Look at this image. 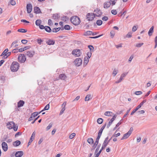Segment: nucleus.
Segmentation results:
<instances>
[{
	"instance_id": "nucleus-1",
	"label": "nucleus",
	"mask_w": 157,
	"mask_h": 157,
	"mask_svg": "<svg viewBox=\"0 0 157 157\" xmlns=\"http://www.w3.org/2000/svg\"><path fill=\"white\" fill-rule=\"evenodd\" d=\"M70 21L71 23L75 25H78L80 22V18L77 16H74L71 17Z\"/></svg>"
},
{
	"instance_id": "nucleus-2",
	"label": "nucleus",
	"mask_w": 157,
	"mask_h": 157,
	"mask_svg": "<svg viewBox=\"0 0 157 157\" xmlns=\"http://www.w3.org/2000/svg\"><path fill=\"white\" fill-rule=\"evenodd\" d=\"M19 67V63L17 62H13L10 66V69L12 71H16Z\"/></svg>"
},
{
	"instance_id": "nucleus-3",
	"label": "nucleus",
	"mask_w": 157,
	"mask_h": 157,
	"mask_svg": "<svg viewBox=\"0 0 157 157\" xmlns=\"http://www.w3.org/2000/svg\"><path fill=\"white\" fill-rule=\"evenodd\" d=\"M109 137H106L103 144L102 147L99 151L98 153L97 154H96V155L95 157H98L100 154L101 153L102 151V150L105 149V148L106 147L107 145V144H106V142L108 139Z\"/></svg>"
},
{
	"instance_id": "nucleus-4",
	"label": "nucleus",
	"mask_w": 157,
	"mask_h": 157,
	"mask_svg": "<svg viewBox=\"0 0 157 157\" xmlns=\"http://www.w3.org/2000/svg\"><path fill=\"white\" fill-rule=\"evenodd\" d=\"M95 14L92 13H88L86 16V19L89 21H92L95 17Z\"/></svg>"
},
{
	"instance_id": "nucleus-5",
	"label": "nucleus",
	"mask_w": 157,
	"mask_h": 157,
	"mask_svg": "<svg viewBox=\"0 0 157 157\" xmlns=\"http://www.w3.org/2000/svg\"><path fill=\"white\" fill-rule=\"evenodd\" d=\"M146 100H144L140 104L136 107V108L134 109L131 113V115H132L135 113L146 102Z\"/></svg>"
},
{
	"instance_id": "nucleus-6",
	"label": "nucleus",
	"mask_w": 157,
	"mask_h": 157,
	"mask_svg": "<svg viewBox=\"0 0 157 157\" xmlns=\"http://www.w3.org/2000/svg\"><path fill=\"white\" fill-rule=\"evenodd\" d=\"M18 59L19 62L24 63L26 61V58L25 54H21L19 55Z\"/></svg>"
},
{
	"instance_id": "nucleus-7",
	"label": "nucleus",
	"mask_w": 157,
	"mask_h": 157,
	"mask_svg": "<svg viewBox=\"0 0 157 157\" xmlns=\"http://www.w3.org/2000/svg\"><path fill=\"white\" fill-rule=\"evenodd\" d=\"M72 54L77 57L80 56L81 54L82 53L80 50L78 49H74L72 52Z\"/></svg>"
},
{
	"instance_id": "nucleus-8",
	"label": "nucleus",
	"mask_w": 157,
	"mask_h": 157,
	"mask_svg": "<svg viewBox=\"0 0 157 157\" xmlns=\"http://www.w3.org/2000/svg\"><path fill=\"white\" fill-rule=\"evenodd\" d=\"M25 55L29 57H33L34 55L35 52L33 51H25L24 52Z\"/></svg>"
},
{
	"instance_id": "nucleus-9",
	"label": "nucleus",
	"mask_w": 157,
	"mask_h": 157,
	"mask_svg": "<svg viewBox=\"0 0 157 157\" xmlns=\"http://www.w3.org/2000/svg\"><path fill=\"white\" fill-rule=\"evenodd\" d=\"M75 65L78 67L79 66L82 64V60L80 58H77L74 61Z\"/></svg>"
},
{
	"instance_id": "nucleus-10",
	"label": "nucleus",
	"mask_w": 157,
	"mask_h": 157,
	"mask_svg": "<svg viewBox=\"0 0 157 157\" xmlns=\"http://www.w3.org/2000/svg\"><path fill=\"white\" fill-rule=\"evenodd\" d=\"M27 11L28 13H30L32 10V6L30 3L27 4L26 6Z\"/></svg>"
},
{
	"instance_id": "nucleus-11",
	"label": "nucleus",
	"mask_w": 157,
	"mask_h": 157,
	"mask_svg": "<svg viewBox=\"0 0 157 157\" xmlns=\"http://www.w3.org/2000/svg\"><path fill=\"white\" fill-rule=\"evenodd\" d=\"M94 11L97 13V14H95V15L96 17H100L102 14V12L99 8H97L94 10Z\"/></svg>"
},
{
	"instance_id": "nucleus-12",
	"label": "nucleus",
	"mask_w": 157,
	"mask_h": 157,
	"mask_svg": "<svg viewBox=\"0 0 157 157\" xmlns=\"http://www.w3.org/2000/svg\"><path fill=\"white\" fill-rule=\"evenodd\" d=\"M2 146L3 150L5 151H6L7 150L8 146L6 143L3 142L2 144Z\"/></svg>"
},
{
	"instance_id": "nucleus-13",
	"label": "nucleus",
	"mask_w": 157,
	"mask_h": 157,
	"mask_svg": "<svg viewBox=\"0 0 157 157\" xmlns=\"http://www.w3.org/2000/svg\"><path fill=\"white\" fill-rule=\"evenodd\" d=\"M127 73H124L122 74L121 76V77L119 80L116 82V83H118L121 82L122 80L123 79V78L125 77L126 75H127Z\"/></svg>"
},
{
	"instance_id": "nucleus-14",
	"label": "nucleus",
	"mask_w": 157,
	"mask_h": 157,
	"mask_svg": "<svg viewBox=\"0 0 157 157\" xmlns=\"http://www.w3.org/2000/svg\"><path fill=\"white\" fill-rule=\"evenodd\" d=\"M14 125V123L13 121L10 122L7 124V128L10 129L12 128Z\"/></svg>"
},
{
	"instance_id": "nucleus-15",
	"label": "nucleus",
	"mask_w": 157,
	"mask_h": 157,
	"mask_svg": "<svg viewBox=\"0 0 157 157\" xmlns=\"http://www.w3.org/2000/svg\"><path fill=\"white\" fill-rule=\"evenodd\" d=\"M34 12L36 14L42 13L40 9L37 6H35L34 8Z\"/></svg>"
},
{
	"instance_id": "nucleus-16",
	"label": "nucleus",
	"mask_w": 157,
	"mask_h": 157,
	"mask_svg": "<svg viewBox=\"0 0 157 157\" xmlns=\"http://www.w3.org/2000/svg\"><path fill=\"white\" fill-rule=\"evenodd\" d=\"M35 135V132H34L31 136V138L30 139V140H29V142L28 143V146L31 143H32V142L33 141V140L34 139V137Z\"/></svg>"
},
{
	"instance_id": "nucleus-17",
	"label": "nucleus",
	"mask_w": 157,
	"mask_h": 157,
	"mask_svg": "<svg viewBox=\"0 0 157 157\" xmlns=\"http://www.w3.org/2000/svg\"><path fill=\"white\" fill-rule=\"evenodd\" d=\"M111 4L109 1L106 2L104 3V8L105 9H107L110 7Z\"/></svg>"
},
{
	"instance_id": "nucleus-18",
	"label": "nucleus",
	"mask_w": 157,
	"mask_h": 157,
	"mask_svg": "<svg viewBox=\"0 0 157 157\" xmlns=\"http://www.w3.org/2000/svg\"><path fill=\"white\" fill-rule=\"evenodd\" d=\"M23 152L22 151H18L16 153L15 156L16 157H21L23 155Z\"/></svg>"
},
{
	"instance_id": "nucleus-19",
	"label": "nucleus",
	"mask_w": 157,
	"mask_h": 157,
	"mask_svg": "<svg viewBox=\"0 0 157 157\" xmlns=\"http://www.w3.org/2000/svg\"><path fill=\"white\" fill-rule=\"evenodd\" d=\"M55 41L51 39H48L47 41H46V43L49 45H54L55 44Z\"/></svg>"
},
{
	"instance_id": "nucleus-20",
	"label": "nucleus",
	"mask_w": 157,
	"mask_h": 157,
	"mask_svg": "<svg viewBox=\"0 0 157 157\" xmlns=\"http://www.w3.org/2000/svg\"><path fill=\"white\" fill-rule=\"evenodd\" d=\"M25 104V102L22 100H20L17 103V107L18 108L21 107L23 106Z\"/></svg>"
},
{
	"instance_id": "nucleus-21",
	"label": "nucleus",
	"mask_w": 157,
	"mask_h": 157,
	"mask_svg": "<svg viewBox=\"0 0 157 157\" xmlns=\"http://www.w3.org/2000/svg\"><path fill=\"white\" fill-rule=\"evenodd\" d=\"M131 134L129 132H128L127 133L124 134L123 137L121 138V140H123L125 139H126L130 136Z\"/></svg>"
},
{
	"instance_id": "nucleus-22",
	"label": "nucleus",
	"mask_w": 157,
	"mask_h": 157,
	"mask_svg": "<svg viewBox=\"0 0 157 157\" xmlns=\"http://www.w3.org/2000/svg\"><path fill=\"white\" fill-rule=\"evenodd\" d=\"M106 126V124H105L99 130V132L98 133V135L101 136V134L103 132V129H104L105 127Z\"/></svg>"
},
{
	"instance_id": "nucleus-23",
	"label": "nucleus",
	"mask_w": 157,
	"mask_h": 157,
	"mask_svg": "<svg viewBox=\"0 0 157 157\" xmlns=\"http://www.w3.org/2000/svg\"><path fill=\"white\" fill-rule=\"evenodd\" d=\"M154 26H152L148 32V34L149 36H151L152 35V33L153 32Z\"/></svg>"
},
{
	"instance_id": "nucleus-24",
	"label": "nucleus",
	"mask_w": 157,
	"mask_h": 157,
	"mask_svg": "<svg viewBox=\"0 0 157 157\" xmlns=\"http://www.w3.org/2000/svg\"><path fill=\"white\" fill-rule=\"evenodd\" d=\"M89 61V58H87V57H85L83 63V66H86L88 63Z\"/></svg>"
},
{
	"instance_id": "nucleus-25",
	"label": "nucleus",
	"mask_w": 157,
	"mask_h": 157,
	"mask_svg": "<svg viewBox=\"0 0 157 157\" xmlns=\"http://www.w3.org/2000/svg\"><path fill=\"white\" fill-rule=\"evenodd\" d=\"M59 78L61 80H64L67 78V76L65 74H61L59 75Z\"/></svg>"
},
{
	"instance_id": "nucleus-26",
	"label": "nucleus",
	"mask_w": 157,
	"mask_h": 157,
	"mask_svg": "<svg viewBox=\"0 0 157 157\" xmlns=\"http://www.w3.org/2000/svg\"><path fill=\"white\" fill-rule=\"evenodd\" d=\"M21 143L19 140H17L13 143V145L15 147H17L20 145Z\"/></svg>"
},
{
	"instance_id": "nucleus-27",
	"label": "nucleus",
	"mask_w": 157,
	"mask_h": 157,
	"mask_svg": "<svg viewBox=\"0 0 157 157\" xmlns=\"http://www.w3.org/2000/svg\"><path fill=\"white\" fill-rule=\"evenodd\" d=\"M44 29L45 31L48 33H50L52 31V30L50 27L48 26H45Z\"/></svg>"
},
{
	"instance_id": "nucleus-28",
	"label": "nucleus",
	"mask_w": 157,
	"mask_h": 157,
	"mask_svg": "<svg viewBox=\"0 0 157 157\" xmlns=\"http://www.w3.org/2000/svg\"><path fill=\"white\" fill-rule=\"evenodd\" d=\"M91 94L87 95L85 98V100L86 101H88L91 98Z\"/></svg>"
},
{
	"instance_id": "nucleus-29",
	"label": "nucleus",
	"mask_w": 157,
	"mask_h": 157,
	"mask_svg": "<svg viewBox=\"0 0 157 157\" xmlns=\"http://www.w3.org/2000/svg\"><path fill=\"white\" fill-rule=\"evenodd\" d=\"M101 136L99 135L98 134V136L97 137V138H96V141L95 142V144H96V145H97L99 143V140Z\"/></svg>"
},
{
	"instance_id": "nucleus-30",
	"label": "nucleus",
	"mask_w": 157,
	"mask_h": 157,
	"mask_svg": "<svg viewBox=\"0 0 157 157\" xmlns=\"http://www.w3.org/2000/svg\"><path fill=\"white\" fill-rule=\"evenodd\" d=\"M87 141V142L90 144H92L94 142L93 139L91 138H88Z\"/></svg>"
},
{
	"instance_id": "nucleus-31",
	"label": "nucleus",
	"mask_w": 157,
	"mask_h": 157,
	"mask_svg": "<svg viewBox=\"0 0 157 157\" xmlns=\"http://www.w3.org/2000/svg\"><path fill=\"white\" fill-rule=\"evenodd\" d=\"M61 29L60 27L56 28L53 29L52 30L53 32L56 33L59 31Z\"/></svg>"
},
{
	"instance_id": "nucleus-32",
	"label": "nucleus",
	"mask_w": 157,
	"mask_h": 157,
	"mask_svg": "<svg viewBox=\"0 0 157 157\" xmlns=\"http://www.w3.org/2000/svg\"><path fill=\"white\" fill-rule=\"evenodd\" d=\"M41 111L38 113L37 112H34L32 113L31 114L32 117H33L34 118L36 117L38 114H40Z\"/></svg>"
},
{
	"instance_id": "nucleus-33",
	"label": "nucleus",
	"mask_w": 157,
	"mask_h": 157,
	"mask_svg": "<svg viewBox=\"0 0 157 157\" xmlns=\"http://www.w3.org/2000/svg\"><path fill=\"white\" fill-rule=\"evenodd\" d=\"M112 113L111 112L106 111L104 113V115L107 116H111V114Z\"/></svg>"
},
{
	"instance_id": "nucleus-34",
	"label": "nucleus",
	"mask_w": 157,
	"mask_h": 157,
	"mask_svg": "<svg viewBox=\"0 0 157 157\" xmlns=\"http://www.w3.org/2000/svg\"><path fill=\"white\" fill-rule=\"evenodd\" d=\"M92 32L91 31H87L85 33L84 35L85 36L92 35Z\"/></svg>"
},
{
	"instance_id": "nucleus-35",
	"label": "nucleus",
	"mask_w": 157,
	"mask_h": 157,
	"mask_svg": "<svg viewBox=\"0 0 157 157\" xmlns=\"http://www.w3.org/2000/svg\"><path fill=\"white\" fill-rule=\"evenodd\" d=\"M103 119L102 118H98L97 120V123L100 124H102L103 122Z\"/></svg>"
},
{
	"instance_id": "nucleus-36",
	"label": "nucleus",
	"mask_w": 157,
	"mask_h": 157,
	"mask_svg": "<svg viewBox=\"0 0 157 157\" xmlns=\"http://www.w3.org/2000/svg\"><path fill=\"white\" fill-rule=\"evenodd\" d=\"M17 31L18 32H21V33H25L27 32V30L24 29H18L17 30Z\"/></svg>"
},
{
	"instance_id": "nucleus-37",
	"label": "nucleus",
	"mask_w": 157,
	"mask_h": 157,
	"mask_svg": "<svg viewBox=\"0 0 157 157\" xmlns=\"http://www.w3.org/2000/svg\"><path fill=\"white\" fill-rule=\"evenodd\" d=\"M41 23V21L40 19L37 20L35 22L36 25L37 26H39Z\"/></svg>"
},
{
	"instance_id": "nucleus-38",
	"label": "nucleus",
	"mask_w": 157,
	"mask_h": 157,
	"mask_svg": "<svg viewBox=\"0 0 157 157\" xmlns=\"http://www.w3.org/2000/svg\"><path fill=\"white\" fill-rule=\"evenodd\" d=\"M96 23L98 25H101L102 24V21L101 20H98L97 21Z\"/></svg>"
},
{
	"instance_id": "nucleus-39",
	"label": "nucleus",
	"mask_w": 157,
	"mask_h": 157,
	"mask_svg": "<svg viewBox=\"0 0 157 157\" xmlns=\"http://www.w3.org/2000/svg\"><path fill=\"white\" fill-rule=\"evenodd\" d=\"M49 108V104H48L44 108V109L42 110L41 111V112L45 110H48Z\"/></svg>"
},
{
	"instance_id": "nucleus-40",
	"label": "nucleus",
	"mask_w": 157,
	"mask_h": 157,
	"mask_svg": "<svg viewBox=\"0 0 157 157\" xmlns=\"http://www.w3.org/2000/svg\"><path fill=\"white\" fill-rule=\"evenodd\" d=\"M68 19V17L66 16H63L62 17V20L64 21H67Z\"/></svg>"
},
{
	"instance_id": "nucleus-41",
	"label": "nucleus",
	"mask_w": 157,
	"mask_h": 157,
	"mask_svg": "<svg viewBox=\"0 0 157 157\" xmlns=\"http://www.w3.org/2000/svg\"><path fill=\"white\" fill-rule=\"evenodd\" d=\"M101 146V144H98V145H97V147L96 149V150H95V154H96V153H97L98 151H99V148Z\"/></svg>"
},
{
	"instance_id": "nucleus-42",
	"label": "nucleus",
	"mask_w": 157,
	"mask_h": 157,
	"mask_svg": "<svg viewBox=\"0 0 157 157\" xmlns=\"http://www.w3.org/2000/svg\"><path fill=\"white\" fill-rule=\"evenodd\" d=\"M8 51V49L7 48L5 49L2 53L1 56H3L4 55L6 54L7 52Z\"/></svg>"
},
{
	"instance_id": "nucleus-43",
	"label": "nucleus",
	"mask_w": 157,
	"mask_h": 157,
	"mask_svg": "<svg viewBox=\"0 0 157 157\" xmlns=\"http://www.w3.org/2000/svg\"><path fill=\"white\" fill-rule=\"evenodd\" d=\"M118 72V70L116 68H115L113 71V74L114 76H115L117 74Z\"/></svg>"
},
{
	"instance_id": "nucleus-44",
	"label": "nucleus",
	"mask_w": 157,
	"mask_h": 157,
	"mask_svg": "<svg viewBox=\"0 0 157 157\" xmlns=\"http://www.w3.org/2000/svg\"><path fill=\"white\" fill-rule=\"evenodd\" d=\"M115 32L114 30H112L110 33V35L113 38L115 35Z\"/></svg>"
},
{
	"instance_id": "nucleus-45",
	"label": "nucleus",
	"mask_w": 157,
	"mask_h": 157,
	"mask_svg": "<svg viewBox=\"0 0 157 157\" xmlns=\"http://www.w3.org/2000/svg\"><path fill=\"white\" fill-rule=\"evenodd\" d=\"M88 47L89 48L90 52H93V49H94V48L93 47V46L90 45L88 46Z\"/></svg>"
},
{
	"instance_id": "nucleus-46",
	"label": "nucleus",
	"mask_w": 157,
	"mask_h": 157,
	"mask_svg": "<svg viewBox=\"0 0 157 157\" xmlns=\"http://www.w3.org/2000/svg\"><path fill=\"white\" fill-rule=\"evenodd\" d=\"M75 134L74 133L71 134L69 136V138L70 139H73L75 136Z\"/></svg>"
},
{
	"instance_id": "nucleus-47",
	"label": "nucleus",
	"mask_w": 157,
	"mask_h": 157,
	"mask_svg": "<svg viewBox=\"0 0 157 157\" xmlns=\"http://www.w3.org/2000/svg\"><path fill=\"white\" fill-rule=\"evenodd\" d=\"M64 29L66 30H69L70 29V26L69 25H66L64 26Z\"/></svg>"
},
{
	"instance_id": "nucleus-48",
	"label": "nucleus",
	"mask_w": 157,
	"mask_h": 157,
	"mask_svg": "<svg viewBox=\"0 0 157 157\" xmlns=\"http://www.w3.org/2000/svg\"><path fill=\"white\" fill-rule=\"evenodd\" d=\"M18 40H16L14 41H13L11 44V48L13 47V45L16 43H18Z\"/></svg>"
},
{
	"instance_id": "nucleus-49",
	"label": "nucleus",
	"mask_w": 157,
	"mask_h": 157,
	"mask_svg": "<svg viewBox=\"0 0 157 157\" xmlns=\"http://www.w3.org/2000/svg\"><path fill=\"white\" fill-rule=\"evenodd\" d=\"M52 123H50L46 128V130L48 131L52 127Z\"/></svg>"
},
{
	"instance_id": "nucleus-50",
	"label": "nucleus",
	"mask_w": 157,
	"mask_h": 157,
	"mask_svg": "<svg viewBox=\"0 0 157 157\" xmlns=\"http://www.w3.org/2000/svg\"><path fill=\"white\" fill-rule=\"evenodd\" d=\"M110 2H112L111 4L112 6L114 5L115 4L116 2L117 1V0H110Z\"/></svg>"
},
{
	"instance_id": "nucleus-51",
	"label": "nucleus",
	"mask_w": 157,
	"mask_h": 157,
	"mask_svg": "<svg viewBox=\"0 0 157 157\" xmlns=\"http://www.w3.org/2000/svg\"><path fill=\"white\" fill-rule=\"evenodd\" d=\"M132 33L131 32H129L126 35V37L130 38L132 37Z\"/></svg>"
},
{
	"instance_id": "nucleus-52",
	"label": "nucleus",
	"mask_w": 157,
	"mask_h": 157,
	"mask_svg": "<svg viewBox=\"0 0 157 157\" xmlns=\"http://www.w3.org/2000/svg\"><path fill=\"white\" fill-rule=\"evenodd\" d=\"M111 12L112 13L113 15H116L117 14V12L116 10H111Z\"/></svg>"
},
{
	"instance_id": "nucleus-53",
	"label": "nucleus",
	"mask_w": 157,
	"mask_h": 157,
	"mask_svg": "<svg viewBox=\"0 0 157 157\" xmlns=\"http://www.w3.org/2000/svg\"><path fill=\"white\" fill-rule=\"evenodd\" d=\"M116 132H115L114 134V135H113V136H112V137H117L119 136L121 134H120V133L119 132L117 134H115Z\"/></svg>"
},
{
	"instance_id": "nucleus-54",
	"label": "nucleus",
	"mask_w": 157,
	"mask_h": 157,
	"mask_svg": "<svg viewBox=\"0 0 157 157\" xmlns=\"http://www.w3.org/2000/svg\"><path fill=\"white\" fill-rule=\"evenodd\" d=\"M142 94V92L141 91H136L135 93V94L136 95H139Z\"/></svg>"
},
{
	"instance_id": "nucleus-55",
	"label": "nucleus",
	"mask_w": 157,
	"mask_h": 157,
	"mask_svg": "<svg viewBox=\"0 0 157 157\" xmlns=\"http://www.w3.org/2000/svg\"><path fill=\"white\" fill-rule=\"evenodd\" d=\"M10 4L12 6H14L16 4V2L13 0H10Z\"/></svg>"
},
{
	"instance_id": "nucleus-56",
	"label": "nucleus",
	"mask_w": 157,
	"mask_h": 157,
	"mask_svg": "<svg viewBox=\"0 0 157 157\" xmlns=\"http://www.w3.org/2000/svg\"><path fill=\"white\" fill-rule=\"evenodd\" d=\"M113 121H111L110 120V121H109V122L108 124H107V128H109V127H110V125L112 123Z\"/></svg>"
},
{
	"instance_id": "nucleus-57",
	"label": "nucleus",
	"mask_w": 157,
	"mask_h": 157,
	"mask_svg": "<svg viewBox=\"0 0 157 157\" xmlns=\"http://www.w3.org/2000/svg\"><path fill=\"white\" fill-rule=\"evenodd\" d=\"M143 44H144L143 43L137 44H136V46L137 47L140 48V47L142 45H143Z\"/></svg>"
},
{
	"instance_id": "nucleus-58",
	"label": "nucleus",
	"mask_w": 157,
	"mask_h": 157,
	"mask_svg": "<svg viewBox=\"0 0 157 157\" xmlns=\"http://www.w3.org/2000/svg\"><path fill=\"white\" fill-rule=\"evenodd\" d=\"M92 55V53L91 52H88L87 54V57L89 59L90 58Z\"/></svg>"
},
{
	"instance_id": "nucleus-59",
	"label": "nucleus",
	"mask_w": 157,
	"mask_h": 157,
	"mask_svg": "<svg viewBox=\"0 0 157 157\" xmlns=\"http://www.w3.org/2000/svg\"><path fill=\"white\" fill-rule=\"evenodd\" d=\"M123 121L122 119L121 120V121L117 123V124L116 125V127H118L122 123V121Z\"/></svg>"
},
{
	"instance_id": "nucleus-60",
	"label": "nucleus",
	"mask_w": 157,
	"mask_h": 157,
	"mask_svg": "<svg viewBox=\"0 0 157 157\" xmlns=\"http://www.w3.org/2000/svg\"><path fill=\"white\" fill-rule=\"evenodd\" d=\"M65 108L63 107L62 109L60 111L59 114L61 115L63 113L64 111H65Z\"/></svg>"
},
{
	"instance_id": "nucleus-61",
	"label": "nucleus",
	"mask_w": 157,
	"mask_h": 157,
	"mask_svg": "<svg viewBox=\"0 0 157 157\" xmlns=\"http://www.w3.org/2000/svg\"><path fill=\"white\" fill-rule=\"evenodd\" d=\"M22 43L24 44H26L28 42V41L26 40H21Z\"/></svg>"
},
{
	"instance_id": "nucleus-62",
	"label": "nucleus",
	"mask_w": 157,
	"mask_h": 157,
	"mask_svg": "<svg viewBox=\"0 0 157 157\" xmlns=\"http://www.w3.org/2000/svg\"><path fill=\"white\" fill-rule=\"evenodd\" d=\"M131 109H129L127 111V112L126 113H125V114L124 115L123 117V118H124L128 114V113H129L130 110Z\"/></svg>"
},
{
	"instance_id": "nucleus-63",
	"label": "nucleus",
	"mask_w": 157,
	"mask_h": 157,
	"mask_svg": "<svg viewBox=\"0 0 157 157\" xmlns=\"http://www.w3.org/2000/svg\"><path fill=\"white\" fill-rule=\"evenodd\" d=\"M53 17L54 19H56L58 18V14H55L53 15Z\"/></svg>"
},
{
	"instance_id": "nucleus-64",
	"label": "nucleus",
	"mask_w": 157,
	"mask_h": 157,
	"mask_svg": "<svg viewBox=\"0 0 157 157\" xmlns=\"http://www.w3.org/2000/svg\"><path fill=\"white\" fill-rule=\"evenodd\" d=\"M102 19L103 21H107L108 20V17L107 16H104L102 18Z\"/></svg>"
}]
</instances>
